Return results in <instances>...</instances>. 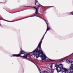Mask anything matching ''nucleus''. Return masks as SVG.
<instances>
[{
  "mask_svg": "<svg viewBox=\"0 0 73 73\" xmlns=\"http://www.w3.org/2000/svg\"><path fill=\"white\" fill-rule=\"evenodd\" d=\"M41 42L38 44L37 48L34 51L31 52L30 54H26L25 55V56H23V57L25 58H27L29 59V56H33V55H36H36L38 54V53L39 54H41L42 51H40V47H41Z\"/></svg>",
  "mask_w": 73,
  "mask_h": 73,
  "instance_id": "1",
  "label": "nucleus"
},
{
  "mask_svg": "<svg viewBox=\"0 0 73 73\" xmlns=\"http://www.w3.org/2000/svg\"><path fill=\"white\" fill-rule=\"evenodd\" d=\"M45 21L47 25V29L46 30V31L45 32V33H46V32H47V31L48 30H49V29H50V27L48 26V25H49V23H47V22H46V20H45Z\"/></svg>",
  "mask_w": 73,
  "mask_h": 73,
  "instance_id": "5",
  "label": "nucleus"
},
{
  "mask_svg": "<svg viewBox=\"0 0 73 73\" xmlns=\"http://www.w3.org/2000/svg\"><path fill=\"white\" fill-rule=\"evenodd\" d=\"M45 34H46L45 33V34H44V35L43 36V37L42 38L41 40V41L40 42V43L39 44H40V43L41 42V44H40V47H41V44L42 43V40H43L44 39V36H45Z\"/></svg>",
  "mask_w": 73,
  "mask_h": 73,
  "instance_id": "11",
  "label": "nucleus"
},
{
  "mask_svg": "<svg viewBox=\"0 0 73 73\" xmlns=\"http://www.w3.org/2000/svg\"><path fill=\"white\" fill-rule=\"evenodd\" d=\"M49 59V60H50V61H52V60H51V59Z\"/></svg>",
  "mask_w": 73,
  "mask_h": 73,
  "instance_id": "17",
  "label": "nucleus"
},
{
  "mask_svg": "<svg viewBox=\"0 0 73 73\" xmlns=\"http://www.w3.org/2000/svg\"><path fill=\"white\" fill-rule=\"evenodd\" d=\"M39 49L41 51H42V53L41 54H39V53H38V54H36V58H38L39 57H40L42 58V60H46V58H48L44 54V53H43V51H42V50L41 49V47H39Z\"/></svg>",
  "mask_w": 73,
  "mask_h": 73,
  "instance_id": "2",
  "label": "nucleus"
},
{
  "mask_svg": "<svg viewBox=\"0 0 73 73\" xmlns=\"http://www.w3.org/2000/svg\"><path fill=\"white\" fill-rule=\"evenodd\" d=\"M55 67L56 68V70L57 71L58 73V72H60L62 70L61 69V68L59 67L57 65V64H56L55 65Z\"/></svg>",
  "mask_w": 73,
  "mask_h": 73,
  "instance_id": "4",
  "label": "nucleus"
},
{
  "mask_svg": "<svg viewBox=\"0 0 73 73\" xmlns=\"http://www.w3.org/2000/svg\"><path fill=\"white\" fill-rule=\"evenodd\" d=\"M20 53L19 54H13L12 56L13 57H23L24 58V56H25V54H27V53L25 52L23 50L21 49V51H20Z\"/></svg>",
  "mask_w": 73,
  "mask_h": 73,
  "instance_id": "3",
  "label": "nucleus"
},
{
  "mask_svg": "<svg viewBox=\"0 0 73 73\" xmlns=\"http://www.w3.org/2000/svg\"><path fill=\"white\" fill-rule=\"evenodd\" d=\"M35 5H37V6H38L40 5V4H39V3H38V2L37 1V0H35Z\"/></svg>",
  "mask_w": 73,
  "mask_h": 73,
  "instance_id": "7",
  "label": "nucleus"
},
{
  "mask_svg": "<svg viewBox=\"0 0 73 73\" xmlns=\"http://www.w3.org/2000/svg\"><path fill=\"white\" fill-rule=\"evenodd\" d=\"M46 60H48V59H46Z\"/></svg>",
  "mask_w": 73,
  "mask_h": 73,
  "instance_id": "20",
  "label": "nucleus"
},
{
  "mask_svg": "<svg viewBox=\"0 0 73 73\" xmlns=\"http://www.w3.org/2000/svg\"><path fill=\"white\" fill-rule=\"evenodd\" d=\"M41 7V6H39L38 7H37L38 8V9H39L40 8H40V7Z\"/></svg>",
  "mask_w": 73,
  "mask_h": 73,
  "instance_id": "15",
  "label": "nucleus"
},
{
  "mask_svg": "<svg viewBox=\"0 0 73 73\" xmlns=\"http://www.w3.org/2000/svg\"><path fill=\"white\" fill-rule=\"evenodd\" d=\"M40 73H41V72H40Z\"/></svg>",
  "mask_w": 73,
  "mask_h": 73,
  "instance_id": "23",
  "label": "nucleus"
},
{
  "mask_svg": "<svg viewBox=\"0 0 73 73\" xmlns=\"http://www.w3.org/2000/svg\"><path fill=\"white\" fill-rule=\"evenodd\" d=\"M66 61H69V60H67Z\"/></svg>",
  "mask_w": 73,
  "mask_h": 73,
  "instance_id": "19",
  "label": "nucleus"
},
{
  "mask_svg": "<svg viewBox=\"0 0 73 73\" xmlns=\"http://www.w3.org/2000/svg\"><path fill=\"white\" fill-rule=\"evenodd\" d=\"M69 13H71L72 15H73V12Z\"/></svg>",
  "mask_w": 73,
  "mask_h": 73,
  "instance_id": "16",
  "label": "nucleus"
},
{
  "mask_svg": "<svg viewBox=\"0 0 73 73\" xmlns=\"http://www.w3.org/2000/svg\"><path fill=\"white\" fill-rule=\"evenodd\" d=\"M62 69L64 70V72H65V73H69V70L68 69L65 68H64Z\"/></svg>",
  "mask_w": 73,
  "mask_h": 73,
  "instance_id": "6",
  "label": "nucleus"
},
{
  "mask_svg": "<svg viewBox=\"0 0 73 73\" xmlns=\"http://www.w3.org/2000/svg\"><path fill=\"white\" fill-rule=\"evenodd\" d=\"M44 73H48V71H44Z\"/></svg>",
  "mask_w": 73,
  "mask_h": 73,
  "instance_id": "13",
  "label": "nucleus"
},
{
  "mask_svg": "<svg viewBox=\"0 0 73 73\" xmlns=\"http://www.w3.org/2000/svg\"><path fill=\"white\" fill-rule=\"evenodd\" d=\"M69 73H73V71H70V72H69Z\"/></svg>",
  "mask_w": 73,
  "mask_h": 73,
  "instance_id": "14",
  "label": "nucleus"
},
{
  "mask_svg": "<svg viewBox=\"0 0 73 73\" xmlns=\"http://www.w3.org/2000/svg\"><path fill=\"white\" fill-rule=\"evenodd\" d=\"M70 69L71 70H73V63L71 64L70 68Z\"/></svg>",
  "mask_w": 73,
  "mask_h": 73,
  "instance_id": "10",
  "label": "nucleus"
},
{
  "mask_svg": "<svg viewBox=\"0 0 73 73\" xmlns=\"http://www.w3.org/2000/svg\"><path fill=\"white\" fill-rule=\"evenodd\" d=\"M57 66H58V67L60 68H61V69H62L64 68L63 67V65L62 64H60L59 65H57Z\"/></svg>",
  "mask_w": 73,
  "mask_h": 73,
  "instance_id": "8",
  "label": "nucleus"
},
{
  "mask_svg": "<svg viewBox=\"0 0 73 73\" xmlns=\"http://www.w3.org/2000/svg\"><path fill=\"white\" fill-rule=\"evenodd\" d=\"M53 65V64H50V67L51 68V69H52V66Z\"/></svg>",
  "mask_w": 73,
  "mask_h": 73,
  "instance_id": "12",
  "label": "nucleus"
},
{
  "mask_svg": "<svg viewBox=\"0 0 73 73\" xmlns=\"http://www.w3.org/2000/svg\"><path fill=\"white\" fill-rule=\"evenodd\" d=\"M40 61H41V60H40Z\"/></svg>",
  "mask_w": 73,
  "mask_h": 73,
  "instance_id": "21",
  "label": "nucleus"
},
{
  "mask_svg": "<svg viewBox=\"0 0 73 73\" xmlns=\"http://www.w3.org/2000/svg\"><path fill=\"white\" fill-rule=\"evenodd\" d=\"M33 8L36 9L35 11V14H37V13H38V9L35 7H33Z\"/></svg>",
  "mask_w": 73,
  "mask_h": 73,
  "instance_id": "9",
  "label": "nucleus"
},
{
  "mask_svg": "<svg viewBox=\"0 0 73 73\" xmlns=\"http://www.w3.org/2000/svg\"><path fill=\"white\" fill-rule=\"evenodd\" d=\"M60 62H63V60H62L60 61Z\"/></svg>",
  "mask_w": 73,
  "mask_h": 73,
  "instance_id": "18",
  "label": "nucleus"
},
{
  "mask_svg": "<svg viewBox=\"0 0 73 73\" xmlns=\"http://www.w3.org/2000/svg\"><path fill=\"white\" fill-rule=\"evenodd\" d=\"M3 3V4H4V3Z\"/></svg>",
  "mask_w": 73,
  "mask_h": 73,
  "instance_id": "22",
  "label": "nucleus"
}]
</instances>
